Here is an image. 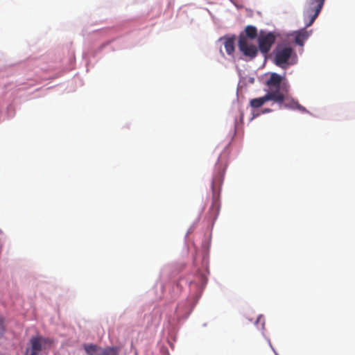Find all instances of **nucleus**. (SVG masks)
Segmentation results:
<instances>
[{
    "label": "nucleus",
    "instance_id": "obj_1",
    "mask_svg": "<svg viewBox=\"0 0 355 355\" xmlns=\"http://www.w3.org/2000/svg\"><path fill=\"white\" fill-rule=\"evenodd\" d=\"M282 77L276 73H272L270 78L266 81V85L268 87V93H274L276 96L282 97V104L284 107L297 109L302 112H306L305 107L302 106L299 103L288 95V89L286 86H282Z\"/></svg>",
    "mask_w": 355,
    "mask_h": 355
},
{
    "label": "nucleus",
    "instance_id": "obj_2",
    "mask_svg": "<svg viewBox=\"0 0 355 355\" xmlns=\"http://www.w3.org/2000/svg\"><path fill=\"white\" fill-rule=\"evenodd\" d=\"M295 55L293 49L284 44H278L275 51V63L276 65L284 68L285 64H291L289 60Z\"/></svg>",
    "mask_w": 355,
    "mask_h": 355
},
{
    "label": "nucleus",
    "instance_id": "obj_3",
    "mask_svg": "<svg viewBox=\"0 0 355 355\" xmlns=\"http://www.w3.org/2000/svg\"><path fill=\"white\" fill-rule=\"evenodd\" d=\"M325 0H306V14L309 18V21L306 27L310 26L319 15Z\"/></svg>",
    "mask_w": 355,
    "mask_h": 355
},
{
    "label": "nucleus",
    "instance_id": "obj_4",
    "mask_svg": "<svg viewBox=\"0 0 355 355\" xmlns=\"http://www.w3.org/2000/svg\"><path fill=\"white\" fill-rule=\"evenodd\" d=\"M275 40L276 36L273 33L260 31L258 36V48L261 53L264 55L267 54L270 51Z\"/></svg>",
    "mask_w": 355,
    "mask_h": 355
},
{
    "label": "nucleus",
    "instance_id": "obj_5",
    "mask_svg": "<svg viewBox=\"0 0 355 355\" xmlns=\"http://www.w3.org/2000/svg\"><path fill=\"white\" fill-rule=\"evenodd\" d=\"M238 47L239 51L250 59L254 58L259 52V48L249 42L248 40L243 34H240L239 37Z\"/></svg>",
    "mask_w": 355,
    "mask_h": 355
},
{
    "label": "nucleus",
    "instance_id": "obj_6",
    "mask_svg": "<svg viewBox=\"0 0 355 355\" xmlns=\"http://www.w3.org/2000/svg\"><path fill=\"white\" fill-rule=\"evenodd\" d=\"M282 97L279 96H276L274 93H268L260 98H253L250 101V106L254 108H258L262 106L266 102L272 101L274 103H276L279 105L280 107H284L282 104Z\"/></svg>",
    "mask_w": 355,
    "mask_h": 355
},
{
    "label": "nucleus",
    "instance_id": "obj_7",
    "mask_svg": "<svg viewBox=\"0 0 355 355\" xmlns=\"http://www.w3.org/2000/svg\"><path fill=\"white\" fill-rule=\"evenodd\" d=\"M47 343H51V341L44 338L42 336L33 337L31 339V349H28L29 350V354H34L35 355H37L38 352L42 349L44 345Z\"/></svg>",
    "mask_w": 355,
    "mask_h": 355
},
{
    "label": "nucleus",
    "instance_id": "obj_8",
    "mask_svg": "<svg viewBox=\"0 0 355 355\" xmlns=\"http://www.w3.org/2000/svg\"><path fill=\"white\" fill-rule=\"evenodd\" d=\"M293 35H295V42L302 46L304 45V41L306 40L309 36V33L306 30V28L295 31Z\"/></svg>",
    "mask_w": 355,
    "mask_h": 355
},
{
    "label": "nucleus",
    "instance_id": "obj_9",
    "mask_svg": "<svg viewBox=\"0 0 355 355\" xmlns=\"http://www.w3.org/2000/svg\"><path fill=\"white\" fill-rule=\"evenodd\" d=\"M220 40H223V44L225 49V51L227 53L230 55H232L234 54V52L235 51L234 47V40L235 37L232 36L231 37H221Z\"/></svg>",
    "mask_w": 355,
    "mask_h": 355
},
{
    "label": "nucleus",
    "instance_id": "obj_10",
    "mask_svg": "<svg viewBox=\"0 0 355 355\" xmlns=\"http://www.w3.org/2000/svg\"><path fill=\"white\" fill-rule=\"evenodd\" d=\"M243 36H245L246 38L249 40H254L257 37V29L255 26L249 25L247 26L245 28V34L242 33Z\"/></svg>",
    "mask_w": 355,
    "mask_h": 355
},
{
    "label": "nucleus",
    "instance_id": "obj_11",
    "mask_svg": "<svg viewBox=\"0 0 355 355\" xmlns=\"http://www.w3.org/2000/svg\"><path fill=\"white\" fill-rule=\"evenodd\" d=\"M84 348L89 355H94L98 349L97 345L94 344L85 345Z\"/></svg>",
    "mask_w": 355,
    "mask_h": 355
},
{
    "label": "nucleus",
    "instance_id": "obj_12",
    "mask_svg": "<svg viewBox=\"0 0 355 355\" xmlns=\"http://www.w3.org/2000/svg\"><path fill=\"white\" fill-rule=\"evenodd\" d=\"M98 355H117V352L114 348H107L103 349Z\"/></svg>",
    "mask_w": 355,
    "mask_h": 355
},
{
    "label": "nucleus",
    "instance_id": "obj_13",
    "mask_svg": "<svg viewBox=\"0 0 355 355\" xmlns=\"http://www.w3.org/2000/svg\"><path fill=\"white\" fill-rule=\"evenodd\" d=\"M3 318L0 316V330H3Z\"/></svg>",
    "mask_w": 355,
    "mask_h": 355
},
{
    "label": "nucleus",
    "instance_id": "obj_14",
    "mask_svg": "<svg viewBox=\"0 0 355 355\" xmlns=\"http://www.w3.org/2000/svg\"><path fill=\"white\" fill-rule=\"evenodd\" d=\"M26 355H35V353L34 354H29V350L27 349Z\"/></svg>",
    "mask_w": 355,
    "mask_h": 355
},
{
    "label": "nucleus",
    "instance_id": "obj_15",
    "mask_svg": "<svg viewBox=\"0 0 355 355\" xmlns=\"http://www.w3.org/2000/svg\"><path fill=\"white\" fill-rule=\"evenodd\" d=\"M212 206H213V207H214V206H215V207H216V209H218V205H217V204H216V202H215L213 204V205H212Z\"/></svg>",
    "mask_w": 355,
    "mask_h": 355
}]
</instances>
